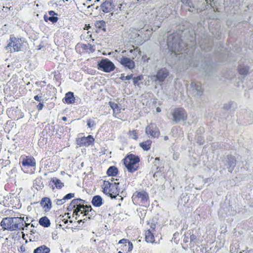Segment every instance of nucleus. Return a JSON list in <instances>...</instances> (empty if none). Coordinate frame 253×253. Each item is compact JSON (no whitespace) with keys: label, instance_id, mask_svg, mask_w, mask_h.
I'll use <instances>...</instances> for the list:
<instances>
[{"label":"nucleus","instance_id":"nucleus-43","mask_svg":"<svg viewBox=\"0 0 253 253\" xmlns=\"http://www.w3.org/2000/svg\"><path fill=\"white\" fill-rule=\"evenodd\" d=\"M240 253H253V250H250L243 251L242 252H240Z\"/></svg>","mask_w":253,"mask_h":253},{"label":"nucleus","instance_id":"nucleus-51","mask_svg":"<svg viewBox=\"0 0 253 253\" xmlns=\"http://www.w3.org/2000/svg\"><path fill=\"white\" fill-rule=\"evenodd\" d=\"M89 27H90V26H89V25L88 24V25L87 26V28H89Z\"/></svg>","mask_w":253,"mask_h":253},{"label":"nucleus","instance_id":"nucleus-4","mask_svg":"<svg viewBox=\"0 0 253 253\" xmlns=\"http://www.w3.org/2000/svg\"><path fill=\"white\" fill-rule=\"evenodd\" d=\"M0 225L4 230H24V217H5L2 219Z\"/></svg>","mask_w":253,"mask_h":253},{"label":"nucleus","instance_id":"nucleus-29","mask_svg":"<svg viewBox=\"0 0 253 253\" xmlns=\"http://www.w3.org/2000/svg\"><path fill=\"white\" fill-rule=\"evenodd\" d=\"M95 27L99 30L105 31L106 23L103 20H98L94 23Z\"/></svg>","mask_w":253,"mask_h":253},{"label":"nucleus","instance_id":"nucleus-10","mask_svg":"<svg viewBox=\"0 0 253 253\" xmlns=\"http://www.w3.org/2000/svg\"><path fill=\"white\" fill-rule=\"evenodd\" d=\"M98 69L106 73L113 71L115 69L114 63L108 59H102L98 63Z\"/></svg>","mask_w":253,"mask_h":253},{"label":"nucleus","instance_id":"nucleus-42","mask_svg":"<svg viewBox=\"0 0 253 253\" xmlns=\"http://www.w3.org/2000/svg\"><path fill=\"white\" fill-rule=\"evenodd\" d=\"M235 162H236V160L235 159V158H232V162H231V161L229 162V165L230 166H232V164H235ZM235 166V165H234L233 166V167H234Z\"/></svg>","mask_w":253,"mask_h":253},{"label":"nucleus","instance_id":"nucleus-50","mask_svg":"<svg viewBox=\"0 0 253 253\" xmlns=\"http://www.w3.org/2000/svg\"><path fill=\"white\" fill-rule=\"evenodd\" d=\"M128 252H126V253H128ZM118 253H123L122 251H119Z\"/></svg>","mask_w":253,"mask_h":253},{"label":"nucleus","instance_id":"nucleus-31","mask_svg":"<svg viewBox=\"0 0 253 253\" xmlns=\"http://www.w3.org/2000/svg\"><path fill=\"white\" fill-rule=\"evenodd\" d=\"M51 181L54 183L56 188L61 189L64 186V183L59 179L52 178Z\"/></svg>","mask_w":253,"mask_h":253},{"label":"nucleus","instance_id":"nucleus-20","mask_svg":"<svg viewBox=\"0 0 253 253\" xmlns=\"http://www.w3.org/2000/svg\"><path fill=\"white\" fill-rule=\"evenodd\" d=\"M145 240L148 243H155L154 232L152 231L151 229L145 231Z\"/></svg>","mask_w":253,"mask_h":253},{"label":"nucleus","instance_id":"nucleus-52","mask_svg":"<svg viewBox=\"0 0 253 253\" xmlns=\"http://www.w3.org/2000/svg\"><path fill=\"white\" fill-rule=\"evenodd\" d=\"M69 222H70V223H72V221L71 220H70Z\"/></svg>","mask_w":253,"mask_h":253},{"label":"nucleus","instance_id":"nucleus-9","mask_svg":"<svg viewBox=\"0 0 253 253\" xmlns=\"http://www.w3.org/2000/svg\"><path fill=\"white\" fill-rule=\"evenodd\" d=\"M170 39H173V37L172 36L169 37L167 44L171 51L174 52L176 55L183 54V52L182 51L184 50L185 51L186 49H187V48L186 49L181 48V44L183 43L180 41H179L178 42H171L169 41ZM185 52L187 53L186 52Z\"/></svg>","mask_w":253,"mask_h":253},{"label":"nucleus","instance_id":"nucleus-34","mask_svg":"<svg viewBox=\"0 0 253 253\" xmlns=\"http://www.w3.org/2000/svg\"><path fill=\"white\" fill-rule=\"evenodd\" d=\"M147 224L149 225L150 228L152 231L155 232L156 227V222L153 220H149L147 222Z\"/></svg>","mask_w":253,"mask_h":253},{"label":"nucleus","instance_id":"nucleus-17","mask_svg":"<svg viewBox=\"0 0 253 253\" xmlns=\"http://www.w3.org/2000/svg\"><path fill=\"white\" fill-rule=\"evenodd\" d=\"M40 205L45 212L49 211L52 208V202L48 197L42 198L40 202Z\"/></svg>","mask_w":253,"mask_h":253},{"label":"nucleus","instance_id":"nucleus-39","mask_svg":"<svg viewBox=\"0 0 253 253\" xmlns=\"http://www.w3.org/2000/svg\"><path fill=\"white\" fill-rule=\"evenodd\" d=\"M95 125L94 122L91 119L87 120V126L88 127L91 128Z\"/></svg>","mask_w":253,"mask_h":253},{"label":"nucleus","instance_id":"nucleus-6","mask_svg":"<svg viewBox=\"0 0 253 253\" xmlns=\"http://www.w3.org/2000/svg\"><path fill=\"white\" fill-rule=\"evenodd\" d=\"M21 163L24 172L28 173L34 172L36 168V161L33 157L31 156L23 157Z\"/></svg>","mask_w":253,"mask_h":253},{"label":"nucleus","instance_id":"nucleus-28","mask_svg":"<svg viewBox=\"0 0 253 253\" xmlns=\"http://www.w3.org/2000/svg\"><path fill=\"white\" fill-rule=\"evenodd\" d=\"M39 223L41 225L44 227H48L50 225V220L46 216L41 217L39 220Z\"/></svg>","mask_w":253,"mask_h":253},{"label":"nucleus","instance_id":"nucleus-37","mask_svg":"<svg viewBox=\"0 0 253 253\" xmlns=\"http://www.w3.org/2000/svg\"><path fill=\"white\" fill-rule=\"evenodd\" d=\"M182 3L190 8L193 7V4L190 0H181Z\"/></svg>","mask_w":253,"mask_h":253},{"label":"nucleus","instance_id":"nucleus-27","mask_svg":"<svg viewBox=\"0 0 253 253\" xmlns=\"http://www.w3.org/2000/svg\"><path fill=\"white\" fill-rule=\"evenodd\" d=\"M118 169L116 167L111 166L107 169L106 173L109 176H114L118 174Z\"/></svg>","mask_w":253,"mask_h":253},{"label":"nucleus","instance_id":"nucleus-14","mask_svg":"<svg viewBox=\"0 0 253 253\" xmlns=\"http://www.w3.org/2000/svg\"><path fill=\"white\" fill-rule=\"evenodd\" d=\"M169 73L168 70L166 68H162L158 71L157 75L152 76V79L155 81H158L160 82H162L165 81V80L169 76Z\"/></svg>","mask_w":253,"mask_h":253},{"label":"nucleus","instance_id":"nucleus-1","mask_svg":"<svg viewBox=\"0 0 253 253\" xmlns=\"http://www.w3.org/2000/svg\"><path fill=\"white\" fill-rule=\"evenodd\" d=\"M85 201L81 199H74L67 208L68 211H73L72 215L73 217H75L76 219L80 214H83V216L85 217L83 219L79 220L78 222L79 223L82 222L83 220H86L88 212L91 211L92 210L91 206L85 205Z\"/></svg>","mask_w":253,"mask_h":253},{"label":"nucleus","instance_id":"nucleus-44","mask_svg":"<svg viewBox=\"0 0 253 253\" xmlns=\"http://www.w3.org/2000/svg\"><path fill=\"white\" fill-rule=\"evenodd\" d=\"M63 201H65L64 200H63V198L61 200H58L57 202V204H62L64 203V202H63Z\"/></svg>","mask_w":253,"mask_h":253},{"label":"nucleus","instance_id":"nucleus-46","mask_svg":"<svg viewBox=\"0 0 253 253\" xmlns=\"http://www.w3.org/2000/svg\"><path fill=\"white\" fill-rule=\"evenodd\" d=\"M34 99L36 101H40V97L38 95H36L34 96Z\"/></svg>","mask_w":253,"mask_h":253},{"label":"nucleus","instance_id":"nucleus-25","mask_svg":"<svg viewBox=\"0 0 253 253\" xmlns=\"http://www.w3.org/2000/svg\"><path fill=\"white\" fill-rule=\"evenodd\" d=\"M50 250L45 245L41 246L34 250L33 253H50Z\"/></svg>","mask_w":253,"mask_h":253},{"label":"nucleus","instance_id":"nucleus-35","mask_svg":"<svg viewBox=\"0 0 253 253\" xmlns=\"http://www.w3.org/2000/svg\"><path fill=\"white\" fill-rule=\"evenodd\" d=\"M133 82L134 85H136L138 84L139 81H142L143 79V76L142 75H139L136 77H132Z\"/></svg>","mask_w":253,"mask_h":253},{"label":"nucleus","instance_id":"nucleus-40","mask_svg":"<svg viewBox=\"0 0 253 253\" xmlns=\"http://www.w3.org/2000/svg\"><path fill=\"white\" fill-rule=\"evenodd\" d=\"M190 242H195L197 240V236L193 234L190 235Z\"/></svg>","mask_w":253,"mask_h":253},{"label":"nucleus","instance_id":"nucleus-13","mask_svg":"<svg viewBox=\"0 0 253 253\" xmlns=\"http://www.w3.org/2000/svg\"><path fill=\"white\" fill-rule=\"evenodd\" d=\"M172 116L175 122L186 120L187 118V113L182 108L175 109L172 113Z\"/></svg>","mask_w":253,"mask_h":253},{"label":"nucleus","instance_id":"nucleus-22","mask_svg":"<svg viewBox=\"0 0 253 253\" xmlns=\"http://www.w3.org/2000/svg\"><path fill=\"white\" fill-rule=\"evenodd\" d=\"M109 104L113 111V116L118 118V115L121 112V108L119 105L114 102L110 101Z\"/></svg>","mask_w":253,"mask_h":253},{"label":"nucleus","instance_id":"nucleus-49","mask_svg":"<svg viewBox=\"0 0 253 253\" xmlns=\"http://www.w3.org/2000/svg\"><path fill=\"white\" fill-rule=\"evenodd\" d=\"M156 111L157 112H160L161 111V110L159 107H157L156 109Z\"/></svg>","mask_w":253,"mask_h":253},{"label":"nucleus","instance_id":"nucleus-33","mask_svg":"<svg viewBox=\"0 0 253 253\" xmlns=\"http://www.w3.org/2000/svg\"><path fill=\"white\" fill-rule=\"evenodd\" d=\"M128 134L129 136L134 140H137L138 138V131L137 130H129Z\"/></svg>","mask_w":253,"mask_h":253},{"label":"nucleus","instance_id":"nucleus-30","mask_svg":"<svg viewBox=\"0 0 253 253\" xmlns=\"http://www.w3.org/2000/svg\"><path fill=\"white\" fill-rule=\"evenodd\" d=\"M102 11L105 13L109 12L111 9V4L109 2H104L101 5Z\"/></svg>","mask_w":253,"mask_h":253},{"label":"nucleus","instance_id":"nucleus-21","mask_svg":"<svg viewBox=\"0 0 253 253\" xmlns=\"http://www.w3.org/2000/svg\"><path fill=\"white\" fill-rule=\"evenodd\" d=\"M76 98L74 96V93L69 91L65 94V97L62 99L64 103L68 104H74L75 102Z\"/></svg>","mask_w":253,"mask_h":253},{"label":"nucleus","instance_id":"nucleus-32","mask_svg":"<svg viewBox=\"0 0 253 253\" xmlns=\"http://www.w3.org/2000/svg\"><path fill=\"white\" fill-rule=\"evenodd\" d=\"M249 68L242 65H240L238 67L239 73L241 75H246L249 73Z\"/></svg>","mask_w":253,"mask_h":253},{"label":"nucleus","instance_id":"nucleus-15","mask_svg":"<svg viewBox=\"0 0 253 253\" xmlns=\"http://www.w3.org/2000/svg\"><path fill=\"white\" fill-rule=\"evenodd\" d=\"M118 244L121 245L120 248L124 252H131L133 249V244L128 239H122L119 241Z\"/></svg>","mask_w":253,"mask_h":253},{"label":"nucleus","instance_id":"nucleus-16","mask_svg":"<svg viewBox=\"0 0 253 253\" xmlns=\"http://www.w3.org/2000/svg\"><path fill=\"white\" fill-rule=\"evenodd\" d=\"M70 213L69 212L65 213L64 215H60L59 216L56 220V222L59 225L60 227H63V228H68V225H66L68 223V218H70L69 216Z\"/></svg>","mask_w":253,"mask_h":253},{"label":"nucleus","instance_id":"nucleus-7","mask_svg":"<svg viewBox=\"0 0 253 253\" xmlns=\"http://www.w3.org/2000/svg\"><path fill=\"white\" fill-rule=\"evenodd\" d=\"M23 45L24 42L21 38H16L11 35L5 48L6 49L10 48L11 51L17 52L22 50Z\"/></svg>","mask_w":253,"mask_h":253},{"label":"nucleus","instance_id":"nucleus-18","mask_svg":"<svg viewBox=\"0 0 253 253\" xmlns=\"http://www.w3.org/2000/svg\"><path fill=\"white\" fill-rule=\"evenodd\" d=\"M77 48H80L82 49L83 52L88 53H93L95 50L94 46L89 43H82L80 44H78L77 45Z\"/></svg>","mask_w":253,"mask_h":253},{"label":"nucleus","instance_id":"nucleus-19","mask_svg":"<svg viewBox=\"0 0 253 253\" xmlns=\"http://www.w3.org/2000/svg\"><path fill=\"white\" fill-rule=\"evenodd\" d=\"M48 14L50 15L48 17L47 15L45 14L43 16L44 20L47 22L48 21L51 22L52 23H56L58 20L57 17V13L54 11L50 10L48 11Z\"/></svg>","mask_w":253,"mask_h":253},{"label":"nucleus","instance_id":"nucleus-26","mask_svg":"<svg viewBox=\"0 0 253 253\" xmlns=\"http://www.w3.org/2000/svg\"><path fill=\"white\" fill-rule=\"evenodd\" d=\"M128 36L130 39L135 40L136 38L139 37V30L135 29H131L128 32Z\"/></svg>","mask_w":253,"mask_h":253},{"label":"nucleus","instance_id":"nucleus-8","mask_svg":"<svg viewBox=\"0 0 253 253\" xmlns=\"http://www.w3.org/2000/svg\"><path fill=\"white\" fill-rule=\"evenodd\" d=\"M149 200V195L145 191H136L132 196V200L135 205L143 206Z\"/></svg>","mask_w":253,"mask_h":253},{"label":"nucleus","instance_id":"nucleus-48","mask_svg":"<svg viewBox=\"0 0 253 253\" xmlns=\"http://www.w3.org/2000/svg\"><path fill=\"white\" fill-rule=\"evenodd\" d=\"M62 120L63 121H67V117H63L62 118Z\"/></svg>","mask_w":253,"mask_h":253},{"label":"nucleus","instance_id":"nucleus-45","mask_svg":"<svg viewBox=\"0 0 253 253\" xmlns=\"http://www.w3.org/2000/svg\"><path fill=\"white\" fill-rule=\"evenodd\" d=\"M30 224V223H26V221L24 220V229L25 228V227H27Z\"/></svg>","mask_w":253,"mask_h":253},{"label":"nucleus","instance_id":"nucleus-11","mask_svg":"<svg viewBox=\"0 0 253 253\" xmlns=\"http://www.w3.org/2000/svg\"><path fill=\"white\" fill-rule=\"evenodd\" d=\"M94 140V137L92 135H89L86 137L83 136L77 138L76 142L77 145L80 147H87L93 144Z\"/></svg>","mask_w":253,"mask_h":253},{"label":"nucleus","instance_id":"nucleus-12","mask_svg":"<svg viewBox=\"0 0 253 253\" xmlns=\"http://www.w3.org/2000/svg\"><path fill=\"white\" fill-rule=\"evenodd\" d=\"M145 132L153 138H158L160 135V130L154 123H150L146 127Z\"/></svg>","mask_w":253,"mask_h":253},{"label":"nucleus","instance_id":"nucleus-3","mask_svg":"<svg viewBox=\"0 0 253 253\" xmlns=\"http://www.w3.org/2000/svg\"><path fill=\"white\" fill-rule=\"evenodd\" d=\"M119 184L118 179L112 178L104 180L101 187L104 194L111 198H115L120 193Z\"/></svg>","mask_w":253,"mask_h":253},{"label":"nucleus","instance_id":"nucleus-5","mask_svg":"<svg viewBox=\"0 0 253 253\" xmlns=\"http://www.w3.org/2000/svg\"><path fill=\"white\" fill-rule=\"evenodd\" d=\"M140 161L139 157L133 154H128L123 160L124 166L130 173H133L139 169Z\"/></svg>","mask_w":253,"mask_h":253},{"label":"nucleus","instance_id":"nucleus-23","mask_svg":"<svg viewBox=\"0 0 253 253\" xmlns=\"http://www.w3.org/2000/svg\"><path fill=\"white\" fill-rule=\"evenodd\" d=\"M152 144V141L150 139L143 141L139 143V146L144 151H148L150 149Z\"/></svg>","mask_w":253,"mask_h":253},{"label":"nucleus","instance_id":"nucleus-41","mask_svg":"<svg viewBox=\"0 0 253 253\" xmlns=\"http://www.w3.org/2000/svg\"><path fill=\"white\" fill-rule=\"evenodd\" d=\"M43 104L42 103H39L37 106V108L39 111L42 110L43 108Z\"/></svg>","mask_w":253,"mask_h":253},{"label":"nucleus","instance_id":"nucleus-36","mask_svg":"<svg viewBox=\"0 0 253 253\" xmlns=\"http://www.w3.org/2000/svg\"><path fill=\"white\" fill-rule=\"evenodd\" d=\"M132 77H133L132 74L128 75L125 76L124 74H122L121 75V77H120V79L122 81L129 80L132 78Z\"/></svg>","mask_w":253,"mask_h":253},{"label":"nucleus","instance_id":"nucleus-24","mask_svg":"<svg viewBox=\"0 0 253 253\" xmlns=\"http://www.w3.org/2000/svg\"><path fill=\"white\" fill-rule=\"evenodd\" d=\"M91 203L94 207H99L102 205V198L100 196L96 195L93 197Z\"/></svg>","mask_w":253,"mask_h":253},{"label":"nucleus","instance_id":"nucleus-47","mask_svg":"<svg viewBox=\"0 0 253 253\" xmlns=\"http://www.w3.org/2000/svg\"><path fill=\"white\" fill-rule=\"evenodd\" d=\"M184 242L185 243L188 242V238H186V237H185L184 238Z\"/></svg>","mask_w":253,"mask_h":253},{"label":"nucleus","instance_id":"nucleus-2","mask_svg":"<svg viewBox=\"0 0 253 253\" xmlns=\"http://www.w3.org/2000/svg\"><path fill=\"white\" fill-rule=\"evenodd\" d=\"M122 53L125 54L120 58L119 62L125 68L132 70L135 68L134 59L137 56H140L141 51L138 47L133 45L127 50H124Z\"/></svg>","mask_w":253,"mask_h":253},{"label":"nucleus","instance_id":"nucleus-38","mask_svg":"<svg viewBox=\"0 0 253 253\" xmlns=\"http://www.w3.org/2000/svg\"><path fill=\"white\" fill-rule=\"evenodd\" d=\"M74 197H75L74 193H69L64 197L63 200H70V199L74 198Z\"/></svg>","mask_w":253,"mask_h":253}]
</instances>
